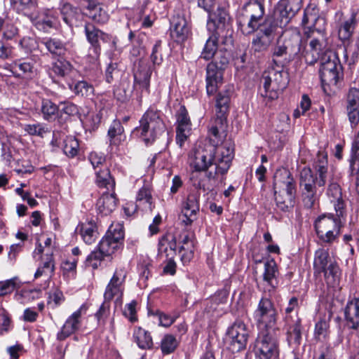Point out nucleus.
<instances>
[{
	"label": "nucleus",
	"mask_w": 359,
	"mask_h": 359,
	"mask_svg": "<svg viewBox=\"0 0 359 359\" xmlns=\"http://www.w3.org/2000/svg\"><path fill=\"white\" fill-rule=\"evenodd\" d=\"M233 91L232 85H226L216 97V117L209 129L210 143L198 145L189 155V165L196 172L206 171L212 165L215 171H208L210 180H217L225 175L233 158V147L230 142L221 144L225 137L226 115L230 97Z\"/></svg>",
	"instance_id": "nucleus-1"
},
{
	"label": "nucleus",
	"mask_w": 359,
	"mask_h": 359,
	"mask_svg": "<svg viewBox=\"0 0 359 359\" xmlns=\"http://www.w3.org/2000/svg\"><path fill=\"white\" fill-rule=\"evenodd\" d=\"M313 171L309 167H304L299 171V184L304 207L311 208L321 196L330 172L327 154L319 151L313 163Z\"/></svg>",
	"instance_id": "nucleus-2"
},
{
	"label": "nucleus",
	"mask_w": 359,
	"mask_h": 359,
	"mask_svg": "<svg viewBox=\"0 0 359 359\" xmlns=\"http://www.w3.org/2000/svg\"><path fill=\"white\" fill-rule=\"evenodd\" d=\"M320 77L324 93L328 95L334 93L341 86L344 72L337 55L328 51L321 57Z\"/></svg>",
	"instance_id": "nucleus-3"
},
{
	"label": "nucleus",
	"mask_w": 359,
	"mask_h": 359,
	"mask_svg": "<svg viewBox=\"0 0 359 359\" xmlns=\"http://www.w3.org/2000/svg\"><path fill=\"white\" fill-rule=\"evenodd\" d=\"M273 189L276 205L280 210L287 211L293 208L297 186L294 177L287 169L283 168L276 172Z\"/></svg>",
	"instance_id": "nucleus-4"
},
{
	"label": "nucleus",
	"mask_w": 359,
	"mask_h": 359,
	"mask_svg": "<svg viewBox=\"0 0 359 359\" xmlns=\"http://www.w3.org/2000/svg\"><path fill=\"white\" fill-rule=\"evenodd\" d=\"M264 6L258 1L253 0L246 3L238 16V25L243 34H250L258 29L263 21Z\"/></svg>",
	"instance_id": "nucleus-5"
},
{
	"label": "nucleus",
	"mask_w": 359,
	"mask_h": 359,
	"mask_svg": "<svg viewBox=\"0 0 359 359\" xmlns=\"http://www.w3.org/2000/svg\"><path fill=\"white\" fill-rule=\"evenodd\" d=\"M165 126L158 110L149 109L140 120V126L135 128L141 138L147 144H151L165 131Z\"/></svg>",
	"instance_id": "nucleus-6"
},
{
	"label": "nucleus",
	"mask_w": 359,
	"mask_h": 359,
	"mask_svg": "<svg viewBox=\"0 0 359 359\" xmlns=\"http://www.w3.org/2000/svg\"><path fill=\"white\" fill-rule=\"evenodd\" d=\"M262 81L263 83L262 96L271 100H276L288 84V74L281 67L278 69L271 67L264 72Z\"/></svg>",
	"instance_id": "nucleus-7"
},
{
	"label": "nucleus",
	"mask_w": 359,
	"mask_h": 359,
	"mask_svg": "<svg viewBox=\"0 0 359 359\" xmlns=\"http://www.w3.org/2000/svg\"><path fill=\"white\" fill-rule=\"evenodd\" d=\"M314 226L319 240L330 245L339 236L341 226L340 217L331 213L321 215L316 219Z\"/></svg>",
	"instance_id": "nucleus-8"
},
{
	"label": "nucleus",
	"mask_w": 359,
	"mask_h": 359,
	"mask_svg": "<svg viewBox=\"0 0 359 359\" xmlns=\"http://www.w3.org/2000/svg\"><path fill=\"white\" fill-rule=\"evenodd\" d=\"M215 56L206 68V92L209 96L214 95L222 83L223 70L229 63L226 53L219 51Z\"/></svg>",
	"instance_id": "nucleus-9"
},
{
	"label": "nucleus",
	"mask_w": 359,
	"mask_h": 359,
	"mask_svg": "<svg viewBox=\"0 0 359 359\" xmlns=\"http://www.w3.org/2000/svg\"><path fill=\"white\" fill-rule=\"evenodd\" d=\"M270 297L264 292L253 313V318L259 330H269L276 322L277 311Z\"/></svg>",
	"instance_id": "nucleus-10"
},
{
	"label": "nucleus",
	"mask_w": 359,
	"mask_h": 359,
	"mask_svg": "<svg viewBox=\"0 0 359 359\" xmlns=\"http://www.w3.org/2000/svg\"><path fill=\"white\" fill-rule=\"evenodd\" d=\"M85 34L88 41L91 45L88 53L90 62H95L99 59L101 50L100 44V41L104 43H108L111 48H115L116 46V39L115 37L104 33L93 25H86Z\"/></svg>",
	"instance_id": "nucleus-11"
},
{
	"label": "nucleus",
	"mask_w": 359,
	"mask_h": 359,
	"mask_svg": "<svg viewBox=\"0 0 359 359\" xmlns=\"http://www.w3.org/2000/svg\"><path fill=\"white\" fill-rule=\"evenodd\" d=\"M124 231L123 224L113 222L109 227L104 236L99 242V248H102L109 257L122 248L123 245Z\"/></svg>",
	"instance_id": "nucleus-12"
},
{
	"label": "nucleus",
	"mask_w": 359,
	"mask_h": 359,
	"mask_svg": "<svg viewBox=\"0 0 359 359\" xmlns=\"http://www.w3.org/2000/svg\"><path fill=\"white\" fill-rule=\"evenodd\" d=\"M128 273L126 264L116 265L114 274L106 286L104 299L111 301L114 298L121 299L124 291V285Z\"/></svg>",
	"instance_id": "nucleus-13"
},
{
	"label": "nucleus",
	"mask_w": 359,
	"mask_h": 359,
	"mask_svg": "<svg viewBox=\"0 0 359 359\" xmlns=\"http://www.w3.org/2000/svg\"><path fill=\"white\" fill-rule=\"evenodd\" d=\"M128 273L126 264L116 265L114 274L106 286L104 299L111 301L114 298L121 299L124 291V285Z\"/></svg>",
	"instance_id": "nucleus-14"
},
{
	"label": "nucleus",
	"mask_w": 359,
	"mask_h": 359,
	"mask_svg": "<svg viewBox=\"0 0 359 359\" xmlns=\"http://www.w3.org/2000/svg\"><path fill=\"white\" fill-rule=\"evenodd\" d=\"M255 352L259 359H277L279 349L277 340L269 330H260L255 345Z\"/></svg>",
	"instance_id": "nucleus-15"
},
{
	"label": "nucleus",
	"mask_w": 359,
	"mask_h": 359,
	"mask_svg": "<svg viewBox=\"0 0 359 359\" xmlns=\"http://www.w3.org/2000/svg\"><path fill=\"white\" fill-rule=\"evenodd\" d=\"M248 336L245 323L241 320H236L226 332L225 340L227 348L233 353L241 351L245 348Z\"/></svg>",
	"instance_id": "nucleus-16"
},
{
	"label": "nucleus",
	"mask_w": 359,
	"mask_h": 359,
	"mask_svg": "<svg viewBox=\"0 0 359 359\" xmlns=\"http://www.w3.org/2000/svg\"><path fill=\"white\" fill-rule=\"evenodd\" d=\"M302 6V0H280L276 6L274 18L279 27H285Z\"/></svg>",
	"instance_id": "nucleus-17"
},
{
	"label": "nucleus",
	"mask_w": 359,
	"mask_h": 359,
	"mask_svg": "<svg viewBox=\"0 0 359 359\" xmlns=\"http://www.w3.org/2000/svg\"><path fill=\"white\" fill-rule=\"evenodd\" d=\"M315 274L324 273L325 278H334L339 273V266L329 255L328 250L319 248L315 252L313 260Z\"/></svg>",
	"instance_id": "nucleus-18"
},
{
	"label": "nucleus",
	"mask_w": 359,
	"mask_h": 359,
	"mask_svg": "<svg viewBox=\"0 0 359 359\" xmlns=\"http://www.w3.org/2000/svg\"><path fill=\"white\" fill-rule=\"evenodd\" d=\"M229 21L230 18L226 11L224 8H218L213 15H210L207 22L208 30L219 36L226 37L232 32Z\"/></svg>",
	"instance_id": "nucleus-19"
},
{
	"label": "nucleus",
	"mask_w": 359,
	"mask_h": 359,
	"mask_svg": "<svg viewBox=\"0 0 359 359\" xmlns=\"http://www.w3.org/2000/svg\"><path fill=\"white\" fill-rule=\"evenodd\" d=\"M300 41L301 38L298 34L284 40L279 38L271 50L273 61L276 62V59L284 57L287 54L290 56L298 54L301 51Z\"/></svg>",
	"instance_id": "nucleus-20"
},
{
	"label": "nucleus",
	"mask_w": 359,
	"mask_h": 359,
	"mask_svg": "<svg viewBox=\"0 0 359 359\" xmlns=\"http://www.w3.org/2000/svg\"><path fill=\"white\" fill-rule=\"evenodd\" d=\"M29 18L36 28L43 32L57 28L60 25L58 13L53 8H43L36 15H30Z\"/></svg>",
	"instance_id": "nucleus-21"
},
{
	"label": "nucleus",
	"mask_w": 359,
	"mask_h": 359,
	"mask_svg": "<svg viewBox=\"0 0 359 359\" xmlns=\"http://www.w3.org/2000/svg\"><path fill=\"white\" fill-rule=\"evenodd\" d=\"M88 309L87 304H83L78 310L68 317L61 330L57 334L58 340H65L80 328L81 326V316L86 313Z\"/></svg>",
	"instance_id": "nucleus-22"
},
{
	"label": "nucleus",
	"mask_w": 359,
	"mask_h": 359,
	"mask_svg": "<svg viewBox=\"0 0 359 359\" xmlns=\"http://www.w3.org/2000/svg\"><path fill=\"white\" fill-rule=\"evenodd\" d=\"M170 36L177 43H182L188 39L191 30L184 15L177 13L170 22Z\"/></svg>",
	"instance_id": "nucleus-23"
},
{
	"label": "nucleus",
	"mask_w": 359,
	"mask_h": 359,
	"mask_svg": "<svg viewBox=\"0 0 359 359\" xmlns=\"http://www.w3.org/2000/svg\"><path fill=\"white\" fill-rule=\"evenodd\" d=\"M301 51L299 52L305 59L309 65H313L321 57L325 55L324 48L325 47V41L323 39L313 38L310 40L309 44L302 48V44L300 43Z\"/></svg>",
	"instance_id": "nucleus-24"
},
{
	"label": "nucleus",
	"mask_w": 359,
	"mask_h": 359,
	"mask_svg": "<svg viewBox=\"0 0 359 359\" xmlns=\"http://www.w3.org/2000/svg\"><path fill=\"white\" fill-rule=\"evenodd\" d=\"M285 328L286 330V339L290 346L298 347L302 341L303 327L301 318L295 316H288L285 318Z\"/></svg>",
	"instance_id": "nucleus-25"
},
{
	"label": "nucleus",
	"mask_w": 359,
	"mask_h": 359,
	"mask_svg": "<svg viewBox=\"0 0 359 359\" xmlns=\"http://www.w3.org/2000/svg\"><path fill=\"white\" fill-rule=\"evenodd\" d=\"M179 254L184 264L189 263L194 257L196 237L193 232L182 231L178 238Z\"/></svg>",
	"instance_id": "nucleus-26"
},
{
	"label": "nucleus",
	"mask_w": 359,
	"mask_h": 359,
	"mask_svg": "<svg viewBox=\"0 0 359 359\" xmlns=\"http://www.w3.org/2000/svg\"><path fill=\"white\" fill-rule=\"evenodd\" d=\"M199 194H189L182 203V223L185 226L191 225L196 219L197 213L199 212Z\"/></svg>",
	"instance_id": "nucleus-27"
},
{
	"label": "nucleus",
	"mask_w": 359,
	"mask_h": 359,
	"mask_svg": "<svg viewBox=\"0 0 359 359\" xmlns=\"http://www.w3.org/2000/svg\"><path fill=\"white\" fill-rule=\"evenodd\" d=\"M154 208V203L151 195V189L149 187H142L137 192L136 196V204L128 205L124 208L125 212L130 215V212L136 210L137 208L144 211H151Z\"/></svg>",
	"instance_id": "nucleus-28"
},
{
	"label": "nucleus",
	"mask_w": 359,
	"mask_h": 359,
	"mask_svg": "<svg viewBox=\"0 0 359 359\" xmlns=\"http://www.w3.org/2000/svg\"><path fill=\"white\" fill-rule=\"evenodd\" d=\"M85 14L93 21L104 24L109 20L108 13L104 10L100 3L95 0H83Z\"/></svg>",
	"instance_id": "nucleus-29"
},
{
	"label": "nucleus",
	"mask_w": 359,
	"mask_h": 359,
	"mask_svg": "<svg viewBox=\"0 0 359 359\" xmlns=\"http://www.w3.org/2000/svg\"><path fill=\"white\" fill-rule=\"evenodd\" d=\"M326 194L334 205L337 216L343 217L345 205L340 186L337 182L330 181Z\"/></svg>",
	"instance_id": "nucleus-30"
},
{
	"label": "nucleus",
	"mask_w": 359,
	"mask_h": 359,
	"mask_svg": "<svg viewBox=\"0 0 359 359\" xmlns=\"http://www.w3.org/2000/svg\"><path fill=\"white\" fill-rule=\"evenodd\" d=\"M347 325L354 330L359 329V297L349 299L344 309Z\"/></svg>",
	"instance_id": "nucleus-31"
},
{
	"label": "nucleus",
	"mask_w": 359,
	"mask_h": 359,
	"mask_svg": "<svg viewBox=\"0 0 359 359\" xmlns=\"http://www.w3.org/2000/svg\"><path fill=\"white\" fill-rule=\"evenodd\" d=\"M158 252L166 258H174L177 255V238L171 233H166L158 241Z\"/></svg>",
	"instance_id": "nucleus-32"
},
{
	"label": "nucleus",
	"mask_w": 359,
	"mask_h": 359,
	"mask_svg": "<svg viewBox=\"0 0 359 359\" xmlns=\"http://www.w3.org/2000/svg\"><path fill=\"white\" fill-rule=\"evenodd\" d=\"M277 275L278 268L275 261L271 259L265 262L263 280L271 287V289L269 290V296L272 295V293L275 292V289L278 285Z\"/></svg>",
	"instance_id": "nucleus-33"
},
{
	"label": "nucleus",
	"mask_w": 359,
	"mask_h": 359,
	"mask_svg": "<svg viewBox=\"0 0 359 359\" xmlns=\"http://www.w3.org/2000/svg\"><path fill=\"white\" fill-rule=\"evenodd\" d=\"M117 201L114 193H103L96 203L98 213L101 215H109L116 208Z\"/></svg>",
	"instance_id": "nucleus-34"
},
{
	"label": "nucleus",
	"mask_w": 359,
	"mask_h": 359,
	"mask_svg": "<svg viewBox=\"0 0 359 359\" xmlns=\"http://www.w3.org/2000/svg\"><path fill=\"white\" fill-rule=\"evenodd\" d=\"M151 72L147 67H144L137 70L134 74V89L137 91L140 90L141 94L146 93H149L150 79Z\"/></svg>",
	"instance_id": "nucleus-35"
},
{
	"label": "nucleus",
	"mask_w": 359,
	"mask_h": 359,
	"mask_svg": "<svg viewBox=\"0 0 359 359\" xmlns=\"http://www.w3.org/2000/svg\"><path fill=\"white\" fill-rule=\"evenodd\" d=\"M109 147L113 149L114 147H118L125 140L124 128L118 120H114L109 126L107 133Z\"/></svg>",
	"instance_id": "nucleus-36"
},
{
	"label": "nucleus",
	"mask_w": 359,
	"mask_h": 359,
	"mask_svg": "<svg viewBox=\"0 0 359 359\" xmlns=\"http://www.w3.org/2000/svg\"><path fill=\"white\" fill-rule=\"evenodd\" d=\"M40 43L46 46L53 55L64 56L67 50L66 44L56 38L45 37L40 39Z\"/></svg>",
	"instance_id": "nucleus-37"
},
{
	"label": "nucleus",
	"mask_w": 359,
	"mask_h": 359,
	"mask_svg": "<svg viewBox=\"0 0 359 359\" xmlns=\"http://www.w3.org/2000/svg\"><path fill=\"white\" fill-rule=\"evenodd\" d=\"M133 337L140 348L147 350L153 348L154 344L151 334L144 329L140 327L135 328Z\"/></svg>",
	"instance_id": "nucleus-38"
},
{
	"label": "nucleus",
	"mask_w": 359,
	"mask_h": 359,
	"mask_svg": "<svg viewBox=\"0 0 359 359\" xmlns=\"http://www.w3.org/2000/svg\"><path fill=\"white\" fill-rule=\"evenodd\" d=\"M74 70L73 65L67 60L58 59L53 62L49 70V75L58 77H66L70 75Z\"/></svg>",
	"instance_id": "nucleus-39"
},
{
	"label": "nucleus",
	"mask_w": 359,
	"mask_h": 359,
	"mask_svg": "<svg viewBox=\"0 0 359 359\" xmlns=\"http://www.w3.org/2000/svg\"><path fill=\"white\" fill-rule=\"evenodd\" d=\"M55 271V262L53 257V252L47 253L43 259L41 264L38 267L34 273V278H38L42 276L50 278Z\"/></svg>",
	"instance_id": "nucleus-40"
},
{
	"label": "nucleus",
	"mask_w": 359,
	"mask_h": 359,
	"mask_svg": "<svg viewBox=\"0 0 359 359\" xmlns=\"http://www.w3.org/2000/svg\"><path fill=\"white\" fill-rule=\"evenodd\" d=\"M60 14L63 21L69 27L75 25L80 17L79 10L69 3H65L61 6Z\"/></svg>",
	"instance_id": "nucleus-41"
},
{
	"label": "nucleus",
	"mask_w": 359,
	"mask_h": 359,
	"mask_svg": "<svg viewBox=\"0 0 359 359\" xmlns=\"http://www.w3.org/2000/svg\"><path fill=\"white\" fill-rule=\"evenodd\" d=\"M270 38L257 34L252 40L250 53L255 58L259 57L271 44Z\"/></svg>",
	"instance_id": "nucleus-42"
},
{
	"label": "nucleus",
	"mask_w": 359,
	"mask_h": 359,
	"mask_svg": "<svg viewBox=\"0 0 359 359\" xmlns=\"http://www.w3.org/2000/svg\"><path fill=\"white\" fill-rule=\"evenodd\" d=\"M83 241L88 245L95 243L97 238V227L94 222L82 223L79 226Z\"/></svg>",
	"instance_id": "nucleus-43"
},
{
	"label": "nucleus",
	"mask_w": 359,
	"mask_h": 359,
	"mask_svg": "<svg viewBox=\"0 0 359 359\" xmlns=\"http://www.w3.org/2000/svg\"><path fill=\"white\" fill-rule=\"evenodd\" d=\"M356 14L353 13L351 17L344 20L339 26L338 36L341 41H348L354 32L356 25Z\"/></svg>",
	"instance_id": "nucleus-44"
},
{
	"label": "nucleus",
	"mask_w": 359,
	"mask_h": 359,
	"mask_svg": "<svg viewBox=\"0 0 359 359\" xmlns=\"http://www.w3.org/2000/svg\"><path fill=\"white\" fill-rule=\"evenodd\" d=\"M95 172L96 175L95 182L98 187L106 188L109 191L114 190L115 181L107 166L95 171Z\"/></svg>",
	"instance_id": "nucleus-45"
},
{
	"label": "nucleus",
	"mask_w": 359,
	"mask_h": 359,
	"mask_svg": "<svg viewBox=\"0 0 359 359\" xmlns=\"http://www.w3.org/2000/svg\"><path fill=\"white\" fill-rule=\"evenodd\" d=\"M219 37H224V36H219L216 33L211 32L210 36L206 41L203 51L201 54V57L205 60L212 59L217 53L218 39Z\"/></svg>",
	"instance_id": "nucleus-46"
},
{
	"label": "nucleus",
	"mask_w": 359,
	"mask_h": 359,
	"mask_svg": "<svg viewBox=\"0 0 359 359\" xmlns=\"http://www.w3.org/2000/svg\"><path fill=\"white\" fill-rule=\"evenodd\" d=\"M68 87L76 95L81 97H88L94 93L93 85L84 80L68 83Z\"/></svg>",
	"instance_id": "nucleus-47"
},
{
	"label": "nucleus",
	"mask_w": 359,
	"mask_h": 359,
	"mask_svg": "<svg viewBox=\"0 0 359 359\" xmlns=\"http://www.w3.org/2000/svg\"><path fill=\"white\" fill-rule=\"evenodd\" d=\"M59 111L58 106L50 100L43 99L41 105V112L44 120L50 121L56 118Z\"/></svg>",
	"instance_id": "nucleus-48"
},
{
	"label": "nucleus",
	"mask_w": 359,
	"mask_h": 359,
	"mask_svg": "<svg viewBox=\"0 0 359 359\" xmlns=\"http://www.w3.org/2000/svg\"><path fill=\"white\" fill-rule=\"evenodd\" d=\"M13 69H9L11 74L19 70L20 73H18V76H32L34 72V64L32 61L18 60L14 62Z\"/></svg>",
	"instance_id": "nucleus-49"
},
{
	"label": "nucleus",
	"mask_w": 359,
	"mask_h": 359,
	"mask_svg": "<svg viewBox=\"0 0 359 359\" xmlns=\"http://www.w3.org/2000/svg\"><path fill=\"white\" fill-rule=\"evenodd\" d=\"M102 250V248L97 247L86 257V265L91 266L93 269H97L101 264V262L109 256Z\"/></svg>",
	"instance_id": "nucleus-50"
},
{
	"label": "nucleus",
	"mask_w": 359,
	"mask_h": 359,
	"mask_svg": "<svg viewBox=\"0 0 359 359\" xmlns=\"http://www.w3.org/2000/svg\"><path fill=\"white\" fill-rule=\"evenodd\" d=\"M228 297L229 291L226 289L217 291L209 300L205 309L208 313L211 311H216L219 304H223L226 302Z\"/></svg>",
	"instance_id": "nucleus-51"
},
{
	"label": "nucleus",
	"mask_w": 359,
	"mask_h": 359,
	"mask_svg": "<svg viewBox=\"0 0 359 359\" xmlns=\"http://www.w3.org/2000/svg\"><path fill=\"white\" fill-rule=\"evenodd\" d=\"M179 345V341L175 336L167 334L163 336L161 341V350L164 355L173 353Z\"/></svg>",
	"instance_id": "nucleus-52"
},
{
	"label": "nucleus",
	"mask_w": 359,
	"mask_h": 359,
	"mask_svg": "<svg viewBox=\"0 0 359 359\" xmlns=\"http://www.w3.org/2000/svg\"><path fill=\"white\" fill-rule=\"evenodd\" d=\"M79 149V144L76 138L72 136L67 137L64 140L63 151L69 158L75 157Z\"/></svg>",
	"instance_id": "nucleus-53"
},
{
	"label": "nucleus",
	"mask_w": 359,
	"mask_h": 359,
	"mask_svg": "<svg viewBox=\"0 0 359 359\" xmlns=\"http://www.w3.org/2000/svg\"><path fill=\"white\" fill-rule=\"evenodd\" d=\"M23 130L29 135L43 137L49 132L48 127L44 123H36L32 124H25Z\"/></svg>",
	"instance_id": "nucleus-54"
},
{
	"label": "nucleus",
	"mask_w": 359,
	"mask_h": 359,
	"mask_svg": "<svg viewBox=\"0 0 359 359\" xmlns=\"http://www.w3.org/2000/svg\"><path fill=\"white\" fill-rule=\"evenodd\" d=\"M279 27V25L276 20L267 18L264 19L261 22L260 26L258 29L263 34L262 36L266 38H269L270 36L276 30V28Z\"/></svg>",
	"instance_id": "nucleus-55"
},
{
	"label": "nucleus",
	"mask_w": 359,
	"mask_h": 359,
	"mask_svg": "<svg viewBox=\"0 0 359 359\" xmlns=\"http://www.w3.org/2000/svg\"><path fill=\"white\" fill-rule=\"evenodd\" d=\"M191 133V124H177L176 128V143L182 147Z\"/></svg>",
	"instance_id": "nucleus-56"
},
{
	"label": "nucleus",
	"mask_w": 359,
	"mask_h": 359,
	"mask_svg": "<svg viewBox=\"0 0 359 359\" xmlns=\"http://www.w3.org/2000/svg\"><path fill=\"white\" fill-rule=\"evenodd\" d=\"M329 333V323L325 319H320L315 325L314 337L318 341L325 340Z\"/></svg>",
	"instance_id": "nucleus-57"
},
{
	"label": "nucleus",
	"mask_w": 359,
	"mask_h": 359,
	"mask_svg": "<svg viewBox=\"0 0 359 359\" xmlns=\"http://www.w3.org/2000/svg\"><path fill=\"white\" fill-rule=\"evenodd\" d=\"M110 305L111 301L105 300L100 305L97 311L95 313V317L97 320L99 325H104L106 320L110 315Z\"/></svg>",
	"instance_id": "nucleus-58"
},
{
	"label": "nucleus",
	"mask_w": 359,
	"mask_h": 359,
	"mask_svg": "<svg viewBox=\"0 0 359 359\" xmlns=\"http://www.w3.org/2000/svg\"><path fill=\"white\" fill-rule=\"evenodd\" d=\"M11 7L18 13H25L28 10L35 8L33 0H10Z\"/></svg>",
	"instance_id": "nucleus-59"
},
{
	"label": "nucleus",
	"mask_w": 359,
	"mask_h": 359,
	"mask_svg": "<svg viewBox=\"0 0 359 359\" xmlns=\"http://www.w3.org/2000/svg\"><path fill=\"white\" fill-rule=\"evenodd\" d=\"M20 287L17 278H13L0 281V297L11 294L16 288Z\"/></svg>",
	"instance_id": "nucleus-60"
},
{
	"label": "nucleus",
	"mask_w": 359,
	"mask_h": 359,
	"mask_svg": "<svg viewBox=\"0 0 359 359\" xmlns=\"http://www.w3.org/2000/svg\"><path fill=\"white\" fill-rule=\"evenodd\" d=\"M12 328L11 318L8 312L0 306V334H4Z\"/></svg>",
	"instance_id": "nucleus-61"
},
{
	"label": "nucleus",
	"mask_w": 359,
	"mask_h": 359,
	"mask_svg": "<svg viewBox=\"0 0 359 359\" xmlns=\"http://www.w3.org/2000/svg\"><path fill=\"white\" fill-rule=\"evenodd\" d=\"M88 158L95 171L107 166L105 156L100 153L92 151L89 154Z\"/></svg>",
	"instance_id": "nucleus-62"
},
{
	"label": "nucleus",
	"mask_w": 359,
	"mask_h": 359,
	"mask_svg": "<svg viewBox=\"0 0 359 359\" xmlns=\"http://www.w3.org/2000/svg\"><path fill=\"white\" fill-rule=\"evenodd\" d=\"M18 45L26 53H30L37 48L38 41L34 38L24 36L20 40Z\"/></svg>",
	"instance_id": "nucleus-63"
},
{
	"label": "nucleus",
	"mask_w": 359,
	"mask_h": 359,
	"mask_svg": "<svg viewBox=\"0 0 359 359\" xmlns=\"http://www.w3.org/2000/svg\"><path fill=\"white\" fill-rule=\"evenodd\" d=\"M347 108L359 109V89L351 88L347 95Z\"/></svg>",
	"instance_id": "nucleus-64"
}]
</instances>
